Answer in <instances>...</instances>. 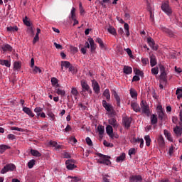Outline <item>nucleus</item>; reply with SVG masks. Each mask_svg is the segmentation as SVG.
<instances>
[{
	"instance_id": "nucleus-47",
	"label": "nucleus",
	"mask_w": 182,
	"mask_h": 182,
	"mask_svg": "<svg viewBox=\"0 0 182 182\" xmlns=\"http://www.w3.org/2000/svg\"><path fill=\"white\" fill-rule=\"evenodd\" d=\"M124 29L126 32L127 36H130V32L129 31V24H127V23L124 24Z\"/></svg>"
},
{
	"instance_id": "nucleus-11",
	"label": "nucleus",
	"mask_w": 182,
	"mask_h": 182,
	"mask_svg": "<svg viewBox=\"0 0 182 182\" xmlns=\"http://www.w3.org/2000/svg\"><path fill=\"white\" fill-rule=\"evenodd\" d=\"M48 146H50V147H54L55 150H59L60 149H62V146L59 145L58 142L55 141H50L48 142Z\"/></svg>"
},
{
	"instance_id": "nucleus-26",
	"label": "nucleus",
	"mask_w": 182,
	"mask_h": 182,
	"mask_svg": "<svg viewBox=\"0 0 182 182\" xmlns=\"http://www.w3.org/2000/svg\"><path fill=\"white\" fill-rule=\"evenodd\" d=\"M126 159V154L122 153L119 156H118L116 159L117 163H122V161H124V159Z\"/></svg>"
},
{
	"instance_id": "nucleus-38",
	"label": "nucleus",
	"mask_w": 182,
	"mask_h": 182,
	"mask_svg": "<svg viewBox=\"0 0 182 182\" xmlns=\"http://www.w3.org/2000/svg\"><path fill=\"white\" fill-rule=\"evenodd\" d=\"M103 96L106 97L107 100H110V92L109 91V89L105 90Z\"/></svg>"
},
{
	"instance_id": "nucleus-54",
	"label": "nucleus",
	"mask_w": 182,
	"mask_h": 182,
	"mask_svg": "<svg viewBox=\"0 0 182 182\" xmlns=\"http://www.w3.org/2000/svg\"><path fill=\"white\" fill-rule=\"evenodd\" d=\"M124 50L129 55V58H133V53H132V50L130 48H126Z\"/></svg>"
},
{
	"instance_id": "nucleus-3",
	"label": "nucleus",
	"mask_w": 182,
	"mask_h": 182,
	"mask_svg": "<svg viewBox=\"0 0 182 182\" xmlns=\"http://www.w3.org/2000/svg\"><path fill=\"white\" fill-rule=\"evenodd\" d=\"M15 168H16V166L14 164H7L1 169V174H6L8 171H14Z\"/></svg>"
},
{
	"instance_id": "nucleus-59",
	"label": "nucleus",
	"mask_w": 182,
	"mask_h": 182,
	"mask_svg": "<svg viewBox=\"0 0 182 182\" xmlns=\"http://www.w3.org/2000/svg\"><path fill=\"white\" fill-rule=\"evenodd\" d=\"M48 116L50 117V120L52 122H53V120H55V114L54 113H52V112H49L48 114Z\"/></svg>"
},
{
	"instance_id": "nucleus-57",
	"label": "nucleus",
	"mask_w": 182,
	"mask_h": 182,
	"mask_svg": "<svg viewBox=\"0 0 182 182\" xmlns=\"http://www.w3.org/2000/svg\"><path fill=\"white\" fill-rule=\"evenodd\" d=\"M104 146L106 147H113V144L107 142V141L105 140L103 142Z\"/></svg>"
},
{
	"instance_id": "nucleus-12",
	"label": "nucleus",
	"mask_w": 182,
	"mask_h": 182,
	"mask_svg": "<svg viewBox=\"0 0 182 182\" xmlns=\"http://www.w3.org/2000/svg\"><path fill=\"white\" fill-rule=\"evenodd\" d=\"M102 106L103 107H105L107 112H111L112 110H113V107L112 106V105L107 103L106 100L102 101Z\"/></svg>"
},
{
	"instance_id": "nucleus-18",
	"label": "nucleus",
	"mask_w": 182,
	"mask_h": 182,
	"mask_svg": "<svg viewBox=\"0 0 182 182\" xmlns=\"http://www.w3.org/2000/svg\"><path fill=\"white\" fill-rule=\"evenodd\" d=\"M123 123L126 129H129V127H130V124H132V119L129 117H124Z\"/></svg>"
},
{
	"instance_id": "nucleus-40",
	"label": "nucleus",
	"mask_w": 182,
	"mask_h": 182,
	"mask_svg": "<svg viewBox=\"0 0 182 182\" xmlns=\"http://www.w3.org/2000/svg\"><path fill=\"white\" fill-rule=\"evenodd\" d=\"M21 64L20 62L16 61L14 63V70H19L21 69Z\"/></svg>"
},
{
	"instance_id": "nucleus-37",
	"label": "nucleus",
	"mask_w": 182,
	"mask_h": 182,
	"mask_svg": "<svg viewBox=\"0 0 182 182\" xmlns=\"http://www.w3.org/2000/svg\"><path fill=\"white\" fill-rule=\"evenodd\" d=\"M113 95L114 97V99L117 100V106H120V97H119V95H117V92L116 91L113 92Z\"/></svg>"
},
{
	"instance_id": "nucleus-15",
	"label": "nucleus",
	"mask_w": 182,
	"mask_h": 182,
	"mask_svg": "<svg viewBox=\"0 0 182 182\" xmlns=\"http://www.w3.org/2000/svg\"><path fill=\"white\" fill-rule=\"evenodd\" d=\"M109 124L112 126L114 129H117L119 127V124H117V121L114 118H111L108 120Z\"/></svg>"
},
{
	"instance_id": "nucleus-32",
	"label": "nucleus",
	"mask_w": 182,
	"mask_h": 182,
	"mask_svg": "<svg viewBox=\"0 0 182 182\" xmlns=\"http://www.w3.org/2000/svg\"><path fill=\"white\" fill-rule=\"evenodd\" d=\"M164 134L165 137H166L167 140H168V141H173V138L171 137V134H170V132H168V131L165 129L164 132Z\"/></svg>"
},
{
	"instance_id": "nucleus-39",
	"label": "nucleus",
	"mask_w": 182,
	"mask_h": 182,
	"mask_svg": "<svg viewBox=\"0 0 182 182\" xmlns=\"http://www.w3.org/2000/svg\"><path fill=\"white\" fill-rule=\"evenodd\" d=\"M130 95L132 99H137V92L134 89L130 90Z\"/></svg>"
},
{
	"instance_id": "nucleus-53",
	"label": "nucleus",
	"mask_w": 182,
	"mask_h": 182,
	"mask_svg": "<svg viewBox=\"0 0 182 182\" xmlns=\"http://www.w3.org/2000/svg\"><path fill=\"white\" fill-rule=\"evenodd\" d=\"M141 63L144 65V66H146V65H149V58H141Z\"/></svg>"
},
{
	"instance_id": "nucleus-6",
	"label": "nucleus",
	"mask_w": 182,
	"mask_h": 182,
	"mask_svg": "<svg viewBox=\"0 0 182 182\" xmlns=\"http://www.w3.org/2000/svg\"><path fill=\"white\" fill-rule=\"evenodd\" d=\"M81 86L82 92H88L91 95L92 90H90V87L85 80H81Z\"/></svg>"
},
{
	"instance_id": "nucleus-10",
	"label": "nucleus",
	"mask_w": 182,
	"mask_h": 182,
	"mask_svg": "<svg viewBox=\"0 0 182 182\" xmlns=\"http://www.w3.org/2000/svg\"><path fill=\"white\" fill-rule=\"evenodd\" d=\"M23 112L26 113V114H28L30 117H35V114H33V112H32V109L28 107H23Z\"/></svg>"
},
{
	"instance_id": "nucleus-31",
	"label": "nucleus",
	"mask_w": 182,
	"mask_h": 182,
	"mask_svg": "<svg viewBox=\"0 0 182 182\" xmlns=\"http://www.w3.org/2000/svg\"><path fill=\"white\" fill-rule=\"evenodd\" d=\"M173 132H174V133L176 134V136H181V134H182V129L178 126H176L173 129Z\"/></svg>"
},
{
	"instance_id": "nucleus-14",
	"label": "nucleus",
	"mask_w": 182,
	"mask_h": 182,
	"mask_svg": "<svg viewBox=\"0 0 182 182\" xmlns=\"http://www.w3.org/2000/svg\"><path fill=\"white\" fill-rule=\"evenodd\" d=\"M131 107L133 109L134 112H136V113H139V112H141L140 105H139V104H137L136 102L131 103Z\"/></svg>"
},
{
	"instance_id": "nucleus-45",
	"label": "nucleus",
	"mask_w": 182,
	"mask_h": 182,
	"mask_svg": "<svg viewBox=\"0 0 182 182\" xmlns=\"http://www.w3.org/2000/svg\"><path fill=\"white\" fill-rule=\"evenodd\" d=\"M43 109L40 107H37L34 109L35 113H36L37 117H39L41 116V112H42Z\"/></svg>"
},
{
	"instance_id": "nucleus-49",
	"label": "nucleus",
	"mask_w": 182,
	"mask_h": 182,
	"mask_svg": "<svg viewBox=\"0 0 182 182\" xmlns=\"http://www.w3.org/2000/svg\"><path fill=\"white\" fill-rule=\"evenodd\" d=\"M23 22L26 26H31V21L28 20V16H25V18L23 19Z\"/></svg>"
},
{
	"instance_id": "nucleus-35",
	"label": "nucleus",
	"mask_w": 182,
	"mask_h": 182,
	"mask_svg": "<svg viewBox=\"0 0 182 182\" xmlns=\"http://www.w3.org/2000/svg\"><path fill=\"white\" fill-rule=\"evenodd\" d=\"M18 29L16 26L7 27L8 32H18Z\"/></svg>"
},
{
	"instance_id": "nucleus-29",
	"label": "nucleus",
	"mask_w": 182,
	"mask_h": 182,
	"mask_svg": "<svg viewBox=\"0 0 182 182\" xmlns=\"http://www.w3.org/2000/svg\"><path fill=\"white\" fill-rule=\"evenodd\" d=\"M9 149H11V146H9L8 145H4V144L0 145V153H1V154L5 153L6 150H8Z\"/></svg>"
},
{
	"instance_id": "nucleus-19",
	"label": "nucleus",
	"mask_w": 182,
	"mask_h": 182,
	"mask_svg": "<svg viewBox=\"0 0 182 182\" xmlns=\"http://www.w3.org/2000/svg\"><path fill=\"white\" fill-rule=\"evenodd\" d=\"M106 132L108 136H109L111 139H113V127L111 125H107L106 127Z\"/></svg>"
},
{
	"instance_id": "nucleus-41",
	"label": "nucleus",
	"mask_w": 182,
	"mask_h": 182,
	"mask_svg": "<svg viewBox=\"0 0 182 182\" xmlns=\"http://www.w3.org/2000/svg\"><path fill=\"white\" fill-rule=\"evenodd\" d=\"M176 95H177V99L180 100L182 97V87L177 88Z\"/></svg>"
},
{
	"instance_id": "nucleus-1",
	"label": "nucleus",
	"mask_w": 182,
	"mask_h": 182,
	"mask_svg": "<svg viewBox=\"0 0 182 182\" xmlns=\"http://www.w3.org/2000/svg\"><path fill=\"white\" fill-rule=\"evenodd\" d=\"M99 159L97 160V163L100 164H104V166H110L112 164V161H110V156L103 155L102 154H97Z\"/></svg>"
},
{
	"instance_id": "nucleus-2",
	"label": "nucleus",
	"mask_w": 182,
	"mask_h": 182,
	"mask_svg": "<svg viewBox=\"0 0 182 182\" xmlns=\"http://www.w3.org/2000/svg\"><path fill=\"white\" fill-rule=\"evenodd\" d=\"M160 76L159 79L161 82H164L165 83H167V75L168 72L166 70V68L163 65H160Z\"/></svg>"
},
{
	"instance_id": "nucleus-63",
	"label": "nucleus",
	"mask_w": 182,
	"mask_h": 182,
	"mask_svg": "<svg viewBox=\"0 0 182 182\" xmlns=\"http://www.w3.org/2000/svg\"><path fill=\"white\" fill-rule=\"evenodd\" d=\"M7 139H9V140H15V135L10 134L7 136Z\"/></svg>"
},
{
	"instance_id": "nucleus-7",
	"label": "nucleus",
	"mask_w": 182,
	"mask_h": 182,
	"mask_svg": "<svg viewBox=\"0 0 182 182\" xmlns=\"http://www.w3.org/2000/svg\"><path fill=\"white\" fill-rule=\"evenodd\" d=\"M65 165L68 170H73L76 168V165H75V160L68 159L65 161Z\"/></svg>"
},
{
	"instance_id": "nucleus-51",
	"label": "nucleus",
	"mask_w": 182,
	"mask_h": 182,
	"mask_svg": "<svg viewBox=\"0 0 182 182\" xmlns=\"http://www.w3.org/2000/svg\"><path fill=\"white\" fill-rule=\"evenodd\" d=\"M128 154H129V156H133V155L136 154V149L131 148L129 150Z\"/></svg>"
},
{
	"instance_id": "nucleus-46",
	"label": "nucleus",
	"mask_w": 182,
	"mask_h": 182,
	"mask_svg": "<svg viewBox=\"0 0 182 182\" xmlns=\"http://www.w3.org/2000/svg\"><path fill=\"white\" fill-rule=\"evenodd\" d=\"M33 69V73L34 74H36V73H42V70H41L39 68V67L38 66H34L33 68H31Z\"/></svg>"
},
{
	"instance_id": "nucleus-27",
	"label": "nucleus",
	"mask_w": 182,
	"mask_h": 182,
	"mask_svg": "<svg viewBox=\"0 0 182 182\" xmlns=\"http://www.w3.org/2000/svg\"><path fill=\"white\" fill-rule=\"evenodd\" d=\"M76 18V8L72 7L70 14V19H75Z\"/></svg>"
},
{
	"instance_id": "nucleus-33",
	"label": "nucleus",
	"mask_w": 182,
	"mask_h": 182,
	"mask_svg": "<svg viewBox=\"0 0 182 182\" xmlns=\"http://www.w3.org/2000/svg\"><path fill=\"white\" fill-rule=\"evenodd\" d=\"M158 143L160 147H164L165 142H164V138H163V136L161 135L159 136Z\"/></svg>"
},
{
	"instance_id": "nucleus-28",
	"label": "nucleus",
	"mask_w": 182,
	"mask_h": 182,
	"mask_svg": "<svg viewBox=\"0 0 182 182\" xmlns=\"http://www.w3.org/2000/svg\"><path fill=\"white\" fill-rule=\"evenodd\" d=\"M0 65L6 66V68H11V62L7 60H0Z\"/></svg>"
},
{
	"instance_id": "nucleus-4",
	"label": "nucleus",
	"mask_w": 182,
	"mask_h": 182,
	"mask_svg": "<svg viewBox=\"0 0 182 182\" xmlns=\"http://www.w3.org/2000/svg\"><path fill=\"white\" fill-rule=\"evenodd\" d=\"M141 107L142 113H144V114H146V116H150V107L146 101H141Z\"/></svg>"
},
{
	"instance_id": "nucleus-36",
	"label": "nucleus",
	"mask_w": 182,
	"mask_h": 182,
	"mask_svg": "<svg viewBox=\"0 0 182 182\" xmlns=\"http://www.w3.org/2000/svg\"><path fill=\"white\" fill-rule=\"evenodd\" d=\"M31 154L34 156V157H41L42 154L38 151L37 150L35 149H31Z\"/></svg>"
},
{
	"instance_id": "nucleus-58",
	"label": "nucleus",
	"mask_w": 182,
	"mask_h": 182,
	"mask_svg": "<svg viewBox=\"0 0 182 182\" xmlns=\"http://www.w3.org/2000/svg\"><path fill=\"white\" fill-rule=\"evenodd\" d=\"M136 141H138L139 143H140V147L141 149H143V145L144 144V140L143 139H138L136 140Z\"/></svg>"
},
{
	"instance_id": "nucleus-9",
	"label": "nucleus",
	"mask_w": 182,
	"mask_h": 182,
	"mask_svg": "<svg viewBox=\"0 0 182 182\" xmlns=\"http://www.w3.org/2000/svg\"><path fill=\"white\" fill-rule=\"evenodd\" d=\"M143 178L140 175H134L129 177V182H141Z\"/></svg>"
},
{
	"instance_id": "nucleus-24",
	"label": "nucleus",
	"mask_w": 182,
	"mask_h": 182,
	"mask_svg": "<svg viewBox=\"0 0 182 182\" xmlns=\"http://www.w3.org/2000/svg\"><path fill=\"white\" fill-rule=\"evenodd\" d=\"M97 132L100 134V136L102 137L105 133V126L103 125H98L97 127Z\"/></svg>"
},
{
	"instance_id": "nucleus-64",
	"label": "nucleus",
	"mask_w": 182,
	"mask_h": 182,
	"mask_svg": "<svg viewBox=\"0 0 182 182\" xmlns=\"http://www.w3.org/2000/svg\"><path fill=\"white\" fill-rule=\"evenodd\" d=\"M179 117H180L179 124H180V126H182V109H181V111L179 112Z\"/></svg>"
},
{
	"instance_id": "nucleus-16",
	"label": "nucleus",
	"mask_w": 182,
	"mask_h": 182,
	"mask_svg": "<svg viewBox=\"0 0 182 182\" xmlns=\"http://www.w3.org/2000/svg\"><path fill=\"white\" fill-rule=\"evenodd\" d=\"M95 42H97V43H99L100 48L101 49H104V50L107 49V48L106 47V44H105V43H103V41L102 40V38H97L96 40H95Z\"/></svg>"
},
{
	"instance_id": "nucleus-60",
	"label": "nucleus",
	"mask_w": 182,
	"mask_h": 182,
	"mask_svg": "<svg viewBox=\"0 0 182 182\" xmlns=\"http://www.w3.org/2000/svg\"><path fill=\"white\" fill-rule=\"evenodd\" d=\"M38 41H39V36H38V34H36V36L33 40V44L35 45V43H36V42H38Z\"/></svg>"
},
{
	"instance_id": "nucleus-20",
	"label": "nucleus",
	"mask_w": 182,
	"mask_h": 182,
	"mask_svg": "<svg viewBox=\"0 0 182 182\" xmlns=\"http://www.w3.org/2000/svg\"><path fill=\"white\" fill-rule=\"evenodd\" d=\"M150 65L151 68L157 65V59H156V55H151L150 56Z\"/></svg>"
},
{
	"instance_id": "nucleus-5",
	"label": "nucleus",
	"mask_w": 182,
	"mask_h": 182,
	"mask_svg": "<svg viewBox=\"0 0 182 182\" xmlns=\"http://www.w3.org/2000/svg\"><path fill=\"white\" fill-rule=\"evenodd\" d=\"M161 10L163 12L166 14V15H170L173 13V11L171 10V8H170V6L168 5V2L163 3L161 6Z\"/></svg>"
},
{
	"instance_id": "nucleus-25",
	"label": "nucleus",
	"mask_w": 182,
	"mask_h": 182,
	"mask_svg": "<svg viewBox=\"0 0 182 182\" xmlns=\"http://www.w3.org/2000/svg\"><path fill=\"white\" fill-rule=\"evenodd\" d=\"M89 43L90 45L91 51L93 52L96 49V44L93 38H88Z\"/></svg>"
},
{
	"instance_id": "nucleus-23",
	"label": "nucleus",
	"mask_w": 182,
	"mask_h": 182,
	"mask_svg": "<svg viewBox=\"0 0 182 182\" xmlns=\"http://www.w3.org/2000/svg\"><path fill=\"white\" fill-rule=\"evenodd\" d=\"M1 49L4 52H11L12 47L9 44H4L1 46Z\"/></svg>"
},
{
	"instance_id": "nucleus-17",
	"label": "nucleus",
	"mask_w": 182,
	"mask_h": 182,
	"mask_svg": "<svg viewBox=\"0 0 182 182\" xmlns=\"http://www.w3.org/2000/svg\"><path fill=\"white\" fill-rule=\"evenodd\" d=\"M55 93H57L58 96H61V97L66 96V91L62 88H55Z\"/></svg>"
},
{
	"instance_id": "nucleus-48",
	"label": "nucleus",
	"mask_w": 182,
	"mask_h": 182,
	"mask_svg": "<svg viewBox=\"0 0 182 182\" xmlns=\"http://www.w3.org/2000/svg\"><path fill=\"white\" fill-rule=\"evenodd\" d=\"M35 163H36V161H35V159L30 160L29 162L28 163V168H33V166H35Z\"/></svg>"
},
{
	"instance_id": "nucleus-62",
	"label": "nucleus",
	"mask_w": 182,
	"mask_h": 182,
	"mask_svg": "<svg viewBox=\"0 0 182 182\" xmlns=\"http://www.w3.org/2000/svg\"><path fill=\"white\" fill-rule=\"evenodd\" d=\"M11 130H16V132H23V129L22 128H18L16 127H12Z\"/></svg>"
},
{
	"instance_id": "nucleus-13",
	"label": "nucleus",
	"mask_w": 182,
	"mask_h": 182,
	"mask_svg": "<svg viewBox=\"0 0 182 182\" xmlns=\"http://www.w3.org/2000/svg\"><path fill=\"white\" fill-rule=\"evenodd\" d=\"M92 87L95 93L97 95L100 93V86H99V83H97V82L95 81L92 82Z\"/></svg>"
},
{
	"instance_id": "nucleus-50",
	"label": "nucleus",
	"mask_w": 182,
	"mask_h": 182,
	"mask_svg": "<svg viewBox=\"0 0 182 182\" xmlns=\"http://www.w3.org/2000/svg\"><path fill=\"white\" fill-rule=\"evenodd\" d=\"M152 75H159V68L155 67L151 68Z\"/></svg>"
},
{
	"instance_id": "nucleus-34",
	"label": "nucleus",
	"mask_w": 182,
	"mask_h": 182,
	"mask_svg": "<svg viewBox=\"0 0 182 182\" xmlns=\"http://www.w3.org/2000/svg\"><path fill=\"white\" fill-rule=\"evenodd\" d=\"M63 67L65 68L66 69L70 68V63L69 61H63L61 63V69L63 70Z\"/></svg>"
},
{
	"instance_id": "nucleus-22",
	"label": "nucleus",
	"mask_w": 182,
	"mask_h": 182,
	"mask_svg": "<svg viewBox=\"0 0 182 182\" xmlns=\"http://www.w3.org/2000/svg\"><path fill=\"white\" fill-rule=\"evenodd\" d=\"M51 85L53 86V87H59V80H58L56 77H52L51 78Z\"/></svg>"
},
{
	"instance_id": "nucleus-43",
	"label": "nucleus",
	"mask_w": 182,
	"mask_h": 182,
	"mask_svg": "<svg viewBox=\"0 0 182 182\" xmlns=\"http://www.w3.org/2000/svg\"><path fill=\"white\" fill-rule=\"evenodd\" d=\"M151 124H156L157 123V116L155 114H152L151 116Z\"/></svg>"
},
{
	"instance_id": "nucleus-8",
	"label": "nucleus",
	"mask_w": 182,
	"mask_h": 182,
	"mask_svg": "<svg viewBox=\"0 0 182 182\" xmlns=\"http://www.w3.org/2000/svg\"><path fill=\"white\" fill-rule=\"evenodd\" d=\"M147 43L149 44L150 48H151V49H153V50H157V49H159L157 46H154L155 45L154 40L153 38H151V37H149L147 38Z\"/></svg>"
},
{
	"instance_id": "nucleus-56",
	"label": "nucleus",
	"mask_w": 182,
	"mask_h": 182,
	"mask_svg": "<svg viewBox=\"0 0 182 182\" xmlns=\"http://www.w3.org/2000/svg\"><path fill=\"white\" fill-rule=\"evenodd\" d=\"M85 141H86V143H87V144L88 146H93V144H92V139H90V137H87V138L85 139Z\"/></svg>"
},
{
	"instance_id": "nucleus-55",
	"label": "nucleus",
	"mask_w": 182,
	"mask_h": 182,
	"mask_svg": "<svg viewBox=\"0 0 182 182\" xmlns=\"http://www.w3.org/2000/svg\"><path fill=\"white\" fill-rule=\"evenodd\" d=\"M158 116L161 120H163V117H164V111H159L158 112Z\"/></svg>"
},
{
	"instance_id": "nucleus-61",
	"label": "nucleus",
	"mask_w": 182,
	"mask_h": 182,
	"mask_svg": "<svg viewBox=\"0 0 182 182\" xmlns=\"http://www.w3.org/2000/svg\"><path fill=\"white\" fill-rule=\"evenodd\" d=\"M71 52H73V53H76L77 52V48L75 47V46H70V48Z\"/></svg>"
},
{
	"instance_id": "nucleus-52",
	"label": "nucleus",
	"mask_w": 182,
	"mask_h": 182,
	"mask_svg": "<svg viewBox=\"0 0 182 182\" xmlns=\"http://www.w3.org/2000/svg\"><path fill=\"white\" fill-rule=\"evenodd\" d=\"M68 178H70V181L71 182H77L79 181V178L76 177V176H68Z\"/></svg>"
},
{
	"instance_id": "nucleus-30",
	"label": "nucleus",
	"mask_w": 182,
	"mask_h": 182,
	"mask_svg": "<svg viewBox=\"0 0 182 182\" xmlns=\"http://www.w3.org/2000/svg\"><path fill=\"white\" fill-rule=\"evenodd\" d=\"M71 95L74 96L75 100L77 99V95H79V92L77 91V89L76 87H73L71 89Z\"/></svg>"
},
{
	"instance_id": "nucleus-42",
	"label": "nucleus",
	"mask_w": 182,
	"mask_h": 182,
	"mask_svg": "<svg viewBox=\"0 0 182 182\" xmlns=\"http://www.w3.org/2000/svg\"><path fill=\"white\" fill-rule=\"evenodd\" d=\"M144 140L146 141V146H150L151 143V139H150V135H146L144 136Z\"/></svg>"
},
{
	"instance_id": "nucleus-44",
	"label": "nucleus",
	"mask_w": 182,
	"mask_h": 182,
	"mask_svg": "<svg viewBox=\"0 0 182 182\" xmlns=\"http://www.w3.org/2000/svg\"><path fill=\"white\" fill-rule=\"evenodd\" d=\"M107 31L109 32V33H111V35H116V29L113 26H109L107 28Z\"/></svg>"
},
{
	"instance_id": "nucleus-21",
	"label": "nucleus",
	"mask_w": 182,
	"mask_h": 182,
	"mask_svg": "<svg viewBox=\"0 0 182 182\" xmlns=\"http://www.w3.org/2000/svg\"><path fill=\"white\" fill-rule=\"evenodd\" d=\"M123 72L125 75H131L133 72V69L130 66L125 65L123 68Z\"/></svg>"
}]
</instances>
